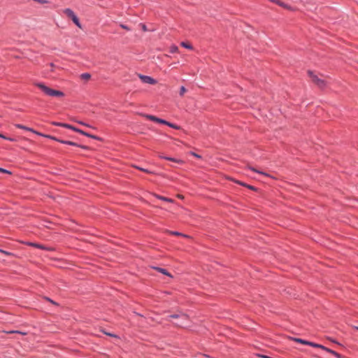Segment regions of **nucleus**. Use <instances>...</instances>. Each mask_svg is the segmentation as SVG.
I'll return each mask as SVG.
<instances>
[{"mask_svg": "<svg viewBox=\"0 0 358 358\" xmlns=\"http://www.w3.org/2000/svg\"><path fill=\"white\" fill-rule=\"evenodd\" d=\"M53 124L59 126V127H65V128H68V129H72L73 131H75V129H76V128L73 127L72 125L65 124V123L54 122Z\"/></svg>", "mask_w": 358, "mask_h": 358, "instance_id": "8", "label": "nucleus"}, {"mask_svg": "<svg viewBox=\"0 0 358 358\" xmlns=\"http://www.w3.org/2000/svg\"><path fill=\"white\" fill-rule=\"evenodd\" d=\"M105 334L108 335V336H112V337H117L116 335L115 334H110V333H107L106 331H103Z\"/></svg>", "mask_w": 358, "mask_h": 358, "instance_id": "32", "label": "nucleus"}, {"mask_svg": "<svg viewBox=\"0 0 358 358\" xmlns=\"http://www.w3.org/2000/svg\"><path fill=\"white\" fill-rule=\"evenodd\" d=\"M75 131L78 132V133H80V134H83L84 136L87 135V132H85V131H83L81 129H77V128H76V129H75Z\"/></svg>", "mask_w": 358, "mask_h": 358, "instance_id": "25", "label": "nucleus"}, {"mask_svg": "<svg viewBox=\"0 0 358 358\" xmlns=\"http://www.w3.org/2000/svg\"><path fill=\"white\" fill-rule=\"evenodd\" d=\"M64 13L66 15V16H68L69 17L71 18V20H73V22L79 27V28H81V24L79 22V20L78 18V17L76 15V14L74 13V12L70 9V8H66L64 10Z\"/></svg>", "mask_w": 358, "mask_h": 358, "instance_id": "3", "label": "nucleus"}, {"mask_svg": "<svg viewBox=\"0 0 358 358\" xmlns=\"http://www.w3.org/2000/svg\"><path fill=\"white\" fill-rule=\"evenodd\" d=\"M186 92H187V89L184 86H182L180 89L179 94L180 96H183Z\"/></svg>", "mask_w": 358, "mask_h": 358, "instance_id": "22", "label": "nucleus"}, {"mask_svg": "<svg viewBox=\"0 0 358 358\" xmlns=\"http://www.w3.org/2000/svg\"><path fill=\"white\" fill-rule=\"evenodd\" d=\"M327 350L328 352H329L332 353L333 355H334L336 357H338V358H340V357H341V355H340L338 353L336 352L335 351H333V350H329V349H327Z\"/></svg>", "mask_w": 358, "mask_h": 358, "instance_id": "24", "label": "nucleus"}, {"mask_svg": "<svg viewBox=\"0 0 358 358\" xmlns=\"http://www.w3.org/2000/svg\"><path fill=\"white\" fill-rule=\"evenodd\" d=\"M159 157L160 158H162V159H165L166 160H169V161H171V162H176V163H178V164H183L184 162L181 159H176V158H172V157H164V156H162V155H159Z\"/></svg>", "mask_w": 358, "mask_h": 358, "instance_id": "6", "label": "nucleus"}, {"mask_svg": "<svg viewBox=\"0 0 358 358\" xmlns=\"http://www.w3.org/2000/svg\"><path fill=\"white\" fill-rule=\"evenodd\" d=\"M79 123H80V124H83V125H85V126H87V125L86 124H85L84 122H79Z\"/></svg>", "mask_w": 358, "mask_h": 358, "instance_id": "42", "label": "nucleus"}, {"mask_svg": "<svg viewBox=\"0 0 358 358\" xmlns=\"http://www.w3.org/2000/svg\"><path fill=\"white\" fill-rule=\"evenodd\" d=\"M78 147H80L83 149H87V146H85V145H79Z\"/></svg>", "mask_w": 358, "mask_h": 358, "instance_id": "40", "label": "nucleus"}, {"mask_svg": "<svg viewBox=\"0 0 358 358\" xmlns=\"http://www.w3.org/2000/svg\"><path fill=\"white\" fill-rule=\"evenodd\" d=\"M26 244L29 245V246L35 247V248H39V249H41V250H52L51 248H47L45 245H40V244H38V243H36L27 242Z\"/></svg>", "mask_w": 358, "mask_h": 358, "instance_id": "5", "label": "nucleus"}, {"mask_svg": "<svg viewBox=\"0 0 358 358\" xmlns=\"http://www.w3.org/2000/svg\"><path fill=\"white\" fill-rule=\"evenodd\" d=\"M159 123H161V124H164L167 125V124L169 123V122H167V121H166V120H162V119H160V118H159Z\"/></svg>", "mask_w": 358, "mask_h": 358, "instance_id": "27", "label": "nucleus"}, {"mask_svg": "<svg viewBox=\"0 0 358 358\" xmlns=\"http://www.w3.org/2000/svg\"><path fill=\"white\" fill-rule=\"evenodd\" d=\"M246 187H248V188H249V189H250L252 190H256V188L255 187L249 185H247Z\"/></svg>", "mask_w": 358, "mask_h": 358, "instance_id": "34", "label": "nucleus"}, {"mask_svg": "<svg viewBox=\"0 0 358 358\" xmlns=\"http://www.w3.org/2000/svg\"><path fill=\"white\" fill-rule=\"evenodd\" d=\"M294 341L296 342H298V343H302V344H305V345L309 344V341H306L302 340L301 338H294Z\"/></svg>", "mask_w": 358, "mask_h": 358, "instance_id": "20", "label": "nucleus"}, {"mask_svg": "<svg viewBox=\"0 0 358 358\" xmlns=\"http://www.w3.org/2000/svg\"><path fill=\"white\" fill-rule=\"evenodd\" d=\"M147 119L159 123V118L157 117L156 116L151 115H144Z\"/></svg>", "mask_w": 358, "mask_h": 358, "instance_id": "12", "label": "nucleus"}, {"mask_svg": "<svg viewBox=\"0 0 358 358\" xmlns=\"http://www.w3.org/2000/svg\"><path fill=\"white\" fill-rule=\"evenodd\" d=\"M0 253H2L6 256H8V257H13L14 256V254L11 253V252H7V251H5V250H1L0 249Z\"/></svg>", "mask_w": 358, "mask_h": 358, "instance_id": "19", "label": "nucleus"}, {"mask_svg": "<svg viewBox=\"0 0 358 358\" xmlns=\"http://www.w3.org/2000/svg\"><path fill=\"white\" fill-rule=\"evenodd\" d=\"M179 317H182L185 318L187 317V316L185 314H181L180 315L178 314H173L169 316V318H178Z\"/></svg>", "mask_w": 358, "mask_h": 358, "instance_id": "15", "label": "nucleus"}, {"mask_svg": "<svg viewBox=\"0 0 358 358\" xmlns=\"http://www.w3.org/2000/svg\"><path fill=\"white\" fill-rule=\"evenodd\" d=\"M138 77L142 80V82H143L145 83H148V84H150V85H155L157 83V80L150 76L139 74Z\"/></svg>", "mask_w": 358, "mask_h": 358, "instance_id": "4", "label": "nucleus"}, {"mask_svg": "<svg viewBox=\"0 0 358 358\" xmlns=\"http://www.w3.org/2000/svg\"><path fill=\"white\" fill-rule=\"evenodd\" d=\"M357 329H358V327H357Z\"/></svg>", "mask_w": 358, "mask_h": 358, "instance_id": "43", "label": "nucleus"}, {"mask_svg": "<svg viewBox=\"0 0 358 358\" xmlns=\"http://www.w3.org/2000/svg\"><path fill=\"white\" fill-rule=\"evenodd\" d=\"M180 45H181L182 47H184V48H187V49H189V50H192V49L193 48H192V46L190 44H189V43H185V42H182V43H180Z\"/></svg>", "mask_w": 358, "mask_h": 358, "instance_id": "17", "label": "nucleus"}, {"mask_svg": "<svg viewBox=\"0 0 358 358\" xmlns=\"http://www.w3.org/2000/svg\"><path fill=\"white\" fill-rule=\"evenodd\" d=\"M0 173H9V174L11 173L9 171L3 169L2 168H0Z\"/></svg>", "mask_w": 358, "mask_h": 358, "instance_id": "28", "label": "nucleus"}, {"mask_svg": "<svg viewBox=\"0 0 358 358\" xmlns=\"http://www.w3.org/2000/svg\"><path fill=\"white\" fill-rule=\"evenodd\" d=\"M141 27H142L143 31H148V29L145 24H141Z\"/></svg>", "mask_w": 358, "mask_h": 358, "instance_id": "35", "label": "nucleus"}, {"mask_svg": "<svg viewBox=\"0 0 358 358\" xmlns=\"http://www.w3.org/2000/svg\"><path fill=\"white\" fill-rule=\"evenodd\" d=\"M177 196H178V198L181 199H184V196L181 194H178Z\"/></svg>", "mask_w": 358, "mask_h": 358, "instance_id": "39", "label": "nucleus"}, {"mask_svg": "<svg viewBox=\"0 0 358 358\" xmlns=\"http://www.w3.org/2000/svg\"><path fill=\"white\" fill-rule=\"evenodd\" d=\"M15 127L19 128V129H25L27 131H32V132H34V133H35V134H36L38 135H42L41 134H40V133L33 130L32 129L27 127H25V126H24L22 124H15Z\"/></svg>", "mask_w": 358, "mask_h": 358, "instance_id": "9", "label": "nucleus"}, {"mask_svg": "<svg viewBox=\"0 0 358 358\" xmlns=\"http://www.w3.org/2000/svg\"><path fill=\"white\" fill-rule=\"evenodd\" d=\"M50 138L54 139V140H55V141H59V142H60L62 143H64V144H67V145H73V146H79V145H78L77 143H76L74 142H72V141L58 140V139H57L55 137H50Z\"/></svg>", "mask_w": 358, "mask_h": 358, "instance_id": "10", "label": "nucleus"}, {"mask_svg": "<svg viewBox=\"0 0 358 358\" xmlns=\"http://www.w3.org/2000/svg\"><path fill=\"white\" fill-rule=\"evenodd\" d=\"M178 51V48L176 45H172L171 46L170 48V52L171 53H175V52H177Z\"/></svg>", "mask_w": 358, "mask_h": 358, "instance_id": "21", "label": "nucleus"}, {"mask_svg": "<svg viewBox=\"0 0 358 358\" xmlns=\"http://www.w3.org/2000/svg\"><path fill=\"white\" fill-rule=\"evenodd\" d=\"M236 182L239 184V185H241L245 186V187H246V185H247L245 183H243V182H240V181H236Z\"/></svg>", "mask_w": 358, "mask_h": 358, "instance_id": "36", "label": "nucleus"}, {"mask_svg": "<svg viewBox=\"0 0 358 358\" xmlns=\"http://www.w3.org/2000/svg\"><path fill=\"white\" fill-rule=\"evenodd\" d=\"M192 155L193 156H194V157H197V158H201V156H200V155H197V154H196V153H194V152H192Z\"/></svg>", "mask_w": 358, "mask_h": 358, "instance_id": "38", "label": "nucleus"}, {"mask_svg": "<svg viewBox=\"0 0 358 358\" xmlns=\"http://www.w3.org/2000/svg\"><path fill=\"white\" fill-rule=\"evenodd\" d=\"M120 27H121L122 29H126V30H127V31H129V30H130V29H129L127 25H124V24H120Z\"/></svg>", "mask_w": 358, "mask_h": 358, "instance_id": "29", "label": "nucleus"}, {"mask_svg": "<svg viewBox=\"0 0 358 358\" xmlns=\"http://www.w3.org/2000/svg\"><path fill=\"white\" fill-rule=\"evenodd\" d=\"M250 169L252 171H255V172H257V173H260V174H264V175H266V173H263V172H260V171H259L256 170V169H254V168H250Z\"/></svg>", "mask_w": 358, "mask_h": 358, "instance_id": "31", "label": "nucleus"}, {"mask_svg": "<svg viewBox=\"0 0 358 358\" xmlns=\"http://www.w3.org/2000/svg\"><path fill=\"white\" fill-rule=\"evenodd\" d=\"M167 126L171 127V128H173V129H180V127L176 125V124H172L171 122H169V123L167 124Z\"/></svg>", "mask_w": 358, "mask_h": 358, "instance_id": "23", "label": "nucleus"}, {"mask_svg": "<svg viewBox=\"0 0 358 358\" xmlns=\"http://www.w3.org/2000/svg\"><path fill=\"white\" fill-rule=\"evenodd\" d=\"M134 168H136V169H138L141 171H143L145 173H152V172H151L150 171L148 170V169H145L143 168H141V167H139L138 166H134Z\"/></svg>", "mask_w": 358, "mask_h": 358, "instance_id": "16", "label": "nucleus"}, {"mask_svg": "<svg viewBox=\"0 0 358 358\" xmlns=\"http://www.w3.org/2000/svg\"><path fill=\"white\" fill-rule=\"evenodd\" d=\"M308 345H310V346H313V347H315V348H321L324 350H327V348H326L324 346H322L319 344H315V343H311V342H309V344H308Z\"/></svg>", "mask_w": 358, "mask_h": 358, "instance_id": "18", "label": "nucleus"}, {"mask_svg": "<svg viewBox=\"0 0 358 358\" xmlns=\"http://www.w3.org/2000/svg\"><path fill=\"white\" fill-rule=\"evenodd\" d=\"M308 74L311 78V80L320 88H324L327 85V82L324 79L319 78L313 71H309Z\"/></svg>", "mask_w": 358, "mask_h": 358, "instance_id": "2", "label": "nucleus"}, {"mask_svg": "<svg viewBox=\"0 0 358 358\" xmlns=\"http://www.w3.org/2000/svg\"><path fill=\"white\" fill-rule=\"evenodd\" d=\"M153 269L162 273V274L164 275H166L170 278H173L172 275L168 272L166 269L164 268H159V267H152Z\"/></svg>", "mask_w": 358, "mask_h": 358, "instance_id": "7", "label": "nucleus"}, {"mask_svg": "<svg viewBox=\"0 0 358 358\" xmlns=\"http://www.w3.org/2000/svg\"><path fill=\"white\" fill-rule=\"evenodd\" d=\"M49 301H50L51 303L55 304V303L54 301H52V300H50V299H47Z\"/></svg>", "mask_w": 358, "mask_h": 358, "instance_id": "41", "label": "nucleus"}, {"mask_svg": "<svg viewBox=\"0 0 358 358\" xmlns=\"http://www.w3.org/2000/svg\"><path fill=\"white\" fill-rule=\"evenodd\" d=\"M167 233H169V234H171V235L180 236H182V237H185V238H190V236H189L188 235L181 234L178 231H167Z\"/></svg>", "mask_w": 358, "mask_h": 358, "instance_id": "11", "label": "nucleus"}, {"mask_svg": "<svg viewBox=\"0 0 358 358\" xmlns=\"http://www.w3.org/2000/svg\"><path fill=\"white\" fill-rule=\"evenodd\" d=\"M86 136H88V137H90V138H94V139H98L99 138L96 136H94V135H92V134H90L87 133V135H85Z\"/></svg>", "mask_w": 358, "mask_h": 358, "instance_id": "30", "label": "nucleus"}, {"mask_svg": "<svg viewBox=\"0 0 358 358\" xmlns=\"http://www.w3.org/2000/svg\"><path fill=\"white\" fill-rule=\"evenodd\" d=\"M80 78L83 80H88L90 79L91 75L90 73H83V74L80 75Z\"/></svg>", "mask_w": 358, "mask_h": 358, "instance_id": "14", "label": "nucleus"}, {"mask_svg": "<svg viewBox=\"0 0 358 358\" xmlns=\"http://www.w3.org/2000/svg\"><path fill=\"white\" fill-rule=\"evenodd\" d=\"M33 1L35 2L39 3H41V4L48 3L47 0H33Z\"/></svg>", "mask_w": 358, "mask_h": 358, "instance_id": "26", "label": "nucleus"}, {"mask_svg": "<svg viewBox=\"0 0 358 358\" xmlns=\"http://www.w3.org/2000/svg\"><path fill=\"white\" fill-rule=\"evenodd\" d=\"M155 196L157 199H159L160 200H162V201H165L170 202V203H173V199L167 198V197H164V196H159V195H155Z\"/></svg>", "mask_w": 358, "mask_h": 358, "instance_id": "13", "label": "nucleus"}, {"mask_svg": "<svg viewBox=\"0 0 358 358\" xmlns=\"http://www.w3.org/2000/svg\"><path fill=\"white\" fill-rule=\"evenodd\" d=\"M50 67H51V71H54V69H55V64H52V63H51V64H50Z\"/></svg>", "mask_w": 358, "mask_h": 358, "instance_id": "37", "label": "nucleus"}, {"mask_svg": "<svg viewBox=\"0 0 358 358\" xmlns=\"http://www.w3.org/2000/svg\"><path fill=\"white\" fill-rule=\"evenodd\" d=\"M0 138H4V139H7V140H9V141H13L12 138H6V136H4L3 134H0Z\"/></svg>", "mask_w": 358, "mask_h": 358, "instance_id": "33", "label": "nucleus"}, {"mask_svg": "<svg viewBox=\"0 0 358 358\" xmlns=\"http://www.w3.org/2000/svg\"><path fill=\"white\" fill-rule=\"evenodd\" d=\"M35 85L38 87L45 94L50 96H57V97H63L64 96V92L59 90H53L48 86H46L44 83H36Z\"/></svg>", "mask_w": 358, "mask_h": 358, "instance_id": "1", "label": "nucleus"}]
</instances>
